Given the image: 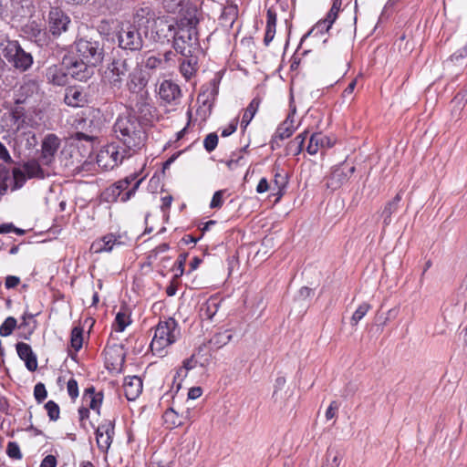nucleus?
<instances>
[{
	"mask_svg": "<svg viewBox=\"0 0 467 467\" xmlns=\"http://www.w3.org/2000/svg\"><path fill=\"white\" fill-rule=\"evenodd\" d=\"M41 165L43 164L40 161V157L38 159H31L24 162L23 170L29 179H44L46 177V172Z\"/></svg>",
	"mask_w": 467,
	"mask_h": 467,
	"instance_id": "28",
	"label": "nucleus"
},
{
	"mask_svg": "<svg viewBox=\"0 0 467 467\" xmlns=\"http://www.w3.org/2000/svg\"><path fill=\"white\" fill-rule=\"evenodd\" d=\"M196 366V361L194 360V357L192 356L190 358H187L183 361V366L177 371L178 376H181L182 372L184 371V376L188 370L193 368Z\"/></svg>",
	"mask_w": 467,
	"mask_h": 467,
	"instance_id": "60",
	"label": "nucleus"
},
{
	"mask_svg": "<svg viewBox=\"0 0 467 467\" xmlns=\"http://www.w3.org/2000/svg\"><path fill=\"white\" fill-rule=\"evenodd\" d=\"M0 52L5 59L19 72L27 71L34 63L32 54L26 52L17 40L2 39L0 41Z\"/></svg>",
	"mask_w": 467,
	"mask_h": 467,
	"instance_id": "3",
	"label": "nucleus"
},
{
	"mask_svg": "<svg viewBox=\"0 0 467 467\" xmlns=\"http://www.w3.org/2000/svg\"><path fill=\"white\" fill-rule=\"evenodd\" d=\"M342 5V1L341 0H333V4H332V6L330 8V10L328 11L327 15V21L330 24V25H333V23L336 21L337 17V15H338V12L340 10V6Z\"/></svg>",
	"mask_w": 467,
	"mask_h": 467,
	"instance_id": "50",
	"label": "nucleus"
},
{
	"mask_svg": "<svg viewBox=\"0 0 467 467\" xmlns=\"http://www.w3.org/2000/svg\"><path fill=\"white\" fill-rule=\"evenodd\" d=\"M138 176L139 175L137 172L131 173L129 176H127L126 178L115 182L114 186L118 187V190L119 191V192L121 194H123L124 192H126L127 191H129L130 189V186L132 182L135 183L138 181Z\"/></svg>",
	"mask_w": 467,
	"mask_h": 467,
	"instance_id": "40",
	"label": "nucleus"
},
{
	"mask_svg": "<svg viewBox=\"0 0 467 467\" xmlns=\"http://www.w3.org/2000/svg\"><path fill=\"white\" fill-rule=\"evenodd\" d=\"M105 354L107 361H110L114 368L121 367L125 362V354L120 347L106 348Z\"/></svg>",
	"mask_w": 467,
	"mask_h": 467,
	"instance_id": "31",
	"label": "nucleus"
},
{
	"mask_svg": "<svg viewBox=\"0 0 467 467\" xmlns=\"http://www.w3.org/2000/svg\"><path fill=\"white\" fill-rule=\"evenodd\" d=\"M144 67L147 69L154 70L158 68H165V61L160 56H150L144 61Z\"/></svg>",
	"mask_w": 467,
	"mask_h": 467,
	"instance_id": "44",
	"label": "nucleus"
},
{
	"mask_svg": "<svg viewBox=\"0 0 467 467\" xmlns=\"http://www.w3.org/2000/svg\"><path fill=\"white\" fill-rule=\"evenodd\" d=\"M402 199L401 192H398L396 196L388 202L381 212V218L383 220V228L385 229L391 223V215L399 210L400 202Z\"/></svg>",
	"mask_w": 467,
	"mask_h": 467,
	"instance_id": "27",
	"label": "nucleus"
},
{
	"mask_svg": "<svg viewBox=\"0 0 467 467\" xmlns=\"http://www.w3.org/2000/svg\"><path fill=\"white\" fill-rule=\"evenodd\" d=\"M260 99L254 98L252 99L250 104L247 106V108L244 110V113L243 115L242 120H241V127L245 129L248 124L251 122L253 118L254 117L255 113L258 110L259 105H260Z\"/></svg>",
	"mask_w": 467,
	"mask_h": 467,
	"instance_id": "35",
	"label": "nucleus"
},
{
	"mask_svg": "<svg viewBox=\"0 0 467 467\" xmlns=\"http://www.w3.org/2000/svg\"><path fill=\"white\" fill-rule=\"evenodd\" d=\"M87 95L78 87H68L65 90L64 102L70 107H83L87 103Z\"/></svg>",
	"mask_w": 467,
	"mask_h": 467,
	"instance_id": "20",
	"label": "nucleus"
},
{
	"mask_svg": "<svg viewBox=\"0 0 467 467\" xmlns=\"http://www.w3.org/2000/svg\"><path fill=\"white\" fill-rule=\"evenodd\" d=\"M159 95L161 99L171 103L180 98L181 89L180 87L171 80H164L160 86Z\"/></svg>",
	"mask_w": 467,
	"mask_h": 467,
	"instance_id": "23",
	"label": "nucleus"
},
{
	"mask_svg": "<svg viewBox=\"0 0 467 467\" xmlns=\"http://www.w3.org/2000/svg\"><path fill=\"white\" fill-rule=\"evenodd\" d=\"M221 300L218 297H210L200 308V317L203 319L212 320L219 310Z\"/></svg>",
	"mask_w": 467,
	"mask_h": 467,
	"instance_id": "29",
	"label": "nucleus"
},
{
	"mask_svg": "<svg viewBox=\"0 0 467 467\" xmlns=\"http://www.w3.org/2000/svg\"><path fill=\"white\" fill-rule=\"evenodd\" d=\"M78 58L98 66L103 60L104 51L99 41L79 38L74 42L71 51Z\"/></svg>",
	"mask_w": 467,
	"mask_h": 467,
	"instance_id": "6",
	"label": "nucleus"
},
{
	"mask_svg": "<svg viewBox=\"0 0 467 467\" xmlns=\"http://www.w3.org/2000/svg\"><path fill=\"white\" fill-rule=\"evenodd\" d=\"M12 119L16 123L20 119H24L26 117V109L21 105H16L10 111Z\"/></svg>",
	"mask_w": 467,
	"mask_h": 467,
	"instance_id": "55",
	"label": "nucleus"
},
{
	"mask_svg": "<svg viewBox=\"0 0 467 467\" xmlns=\"http://www.w3.org/2000/svg\"><path fill=\"white\" fill-rule=\"evenodd\" d=\"M307 132L304 131L303 133L297 135L293 140H291L286 146V154L297 156L303 150L304 143L306 139Z\"/></svg>",
	"mask_w": 467,
	"mask_h": 467,
	"instance_id": "33",
	"label": "nucleus"
},
{
	"mask_svg": "<svg viewBox=\"0 0 467 467\" xmlns=\"http://www.w3.org/2000/svg\"><path fill=\"white\" fill-rule=\"evenodd\" d=\"M143 178L139 179L133 185L130 187L129 191L121 194L119 191L118 190V187H115L114 184L107 188L104 192V199L107 202H116L118 199L120 200L122 202H126L129 201L136 192V191L139 189L140 184L141 183Z\"/></svg>",
	"mask_w": 467,
	"mask_h": 467,
	"instance_id": "16",
	"label": "nucleus"
},
{
	"mask_svg": "<svg viewBox=\"0 0 467 467\" xmlns=\"http://www.w3.org/2000/svg\"><path fill=\"white\" fill-rule=\"evenodd\" d=\"M13 176L16 181V184L18 187H21L23 185V183L26 182V174L25 171H22L18 168H15L13 170Z\"/></svg>",
	"mask_w": 467,
	"mask_h": 467,
	"instance_id": "59",
	"label": "nucleus"
},
{
	"mask_svg": "<svg viewBox=\"0 0 467 467\" xmlns=\"http://www.w3.org/2000/svg\"><path fill=\"white\" fill-rule=\"evenodd\" d=\"M354 171V166H348L346 163H341L334 167L329 175L325 177V186L331 191H336L348 181Z\"/></svg>",
	"mask_w": 467,
	"mask_h": 467,
	"instance_id": "12",
	"label": "nucleus"
},
{
	"mask_svg": "<svg viewBox=\"0 0 467 467\" xmlns=\"http://www.w3.org/2000/svg\"><path fill=\"white\" fill-rule=\"evenodd\" d=\"M197 59L195 57H185L180 65V71L182 75L189 79L196 71Z\"/></svg>",
	"mask_w": 467,
	"mask_h": 467,
	"instance_id": "37",
	"label": "nucleus"
},
{
	"mask_svg": "<svg viewBox=\"0 0 467 467\" xmlns=\"http://www.w3.org/2000/svg\"><path fill=\"white\" fill-rule=\"evenodd\" d=\"M62 65L66 67L68 75L78 81H87L94 74V68L97 67L78 58L74 54L65 55Z\"/></svg>",
	"mask_w": 467,
	"mask_h": 467,
	"instance_id": "8",
	"label": "nucleus"
},
{
	"mask_svg": "<svg viewBox=\"0 0 467 467\" xmlns=\"http://www.w3.org/2000/svg\"><path fill=\"white\" fill-rule=\"evenodd\" d=\"M57 459L54 455H47L41 462L40 467H56Z\"/></svg>",
	"mask_w": 467,
	"mask_h": 467,
	"instance_id": "64",
	"label": "nucleus"
},
{
	"mask_svg": "<svg viewBox=\"0 0 467 467\" xmlns=\"http://www.w3.org/2000/svg\"><path fill=\"white\" fill-rule=\"evenodd\" d=\"M130 324V317L122 312H119L115 317V330L122 332Z\"/></svg>",
	"mask_w": 467,
	"mask_h": 467,
	"instance_id": "48",
	"label": "nucleus"
},
{
	"mask_svg": "<svg viewBox=\"0 0 467 467\" xmlns=\"http://www.w3.org/2000/svg\"><path fill=\"white\" fill-rule=\"evenodd\" d=\"M238 16L236 5H229L223 8L221 15V21L224 26H232Z\"/></svg>",
	"mask_w": 467,
	"mask_h": 467,
	"instance_id": "38",
	"label": "nucleus"
},
{
	"mask_svg": "<svg viewBox=\"0 0 467 467\" xmlns=\"http://www.w3.org/2000/svg\"><path fill=\"white\" fill-rule=\"evenodd\" d=\"M61 146L60 138L54 134H47L41 141L40 161L45 166H50L54 163L56 155Z\"/></svg>",
	"mask_w": 467,
	"mask_h": 467,
	"instance_id": "11",
	"label": "nucleus"
},
{
	"mask_svg": "<svg viewBox=\"0 0 467 467\" xmlns=\"http://www.w3.org/2000/svg\"><path fill=\"white\" fill-rule=\"evenodd\" d=\"M156 21L154 11L149 6L138 8L133 16V23L130 26H136L140 30L143 29L144 36H147L149 25Z\"/></svg>",
	"mask_w": 467,
	"mask_h": 467,
	"instance_id": "15",
	"label": "nucleus"
},
{
	"mask_svg": "<svg viewBox=\"0 0 467 467\" xmlns=\"http://www.w3.org/2000/svg\"><path fill=\"white\" fill-rule=\"evenodd\" d=\"M46 77L53 85L65 86L68 80V72H65L61 66L53 65L47 69Z\"/></svg>",
	"mask_w": 467,
	"mask_h": 467,
	"instance_id": "24",
	"label": "nucleus"
},
{
	"mask_svg": "<svg viewBox=\"0 0 467 467\" xmlns=\"http://www.w3.org/2000/svg\"><path fill=\"white\" fill-rule=\"evenodd\" d=\"M38 89V85L34 80H28L22 84L15 95V104L22 105L32 97Z\"/></svg>",
	"mask_w": 467,
	"mask_h": 467,
	"instance_id": "26",
	"label": "nucleus"
},
{
	"mask_svg": "<svg viewBox=\"0 0 467 467\" xmlns=\"http://www.w3.org/2000/svg\"><path fill=\"white\" fill-rule=\"evenodd\" d=\"M82 344L83 329L79 327H75L71 331L70 345L75 349V351H78L82 348Z\"/></svg>",
	"mask_w": 467,
	"mask_h": 467,
	"instance_id": "41",
	"label": "nucleus"
},
{
	"mask_svg": "<svg viewBox=\"0 0 467 467\" xmlns=\"http://www.w3.org/2000/svg\"><path fill=\"white\" fill-rule=\"evenodd\" d=\"M296 130L294 115L289 114L286 119L278 126L272 139V147L277 143V140H283L289 138Z\"/></svg>",
	"mask_w": 467,
	"mask_h": 467,
	"instance_id": "22",
	"label": "nucleus"
},
{
	"mask_svg": "<svg viewBox=\"0 0 467 467\" xmlns=\"http://www.w3.org/2000/svg\"><path fill=\"white\" fill-rule=\"evenodd\" d=\"M131 69L130 59L123 57H115L108 65L105 78L114 92L121 90L124 80H126Z\"/></svg>",
	"mask_w": 467,
	"mask_h": 467,
	"instance_id": "5",
	"label": "nucleus"
},
{
	"mask_svg": "<svg viewBox=\"0 0 467 467\" xmlns=\"http://www.w3.org/2000/svg\"><path fill=\"white\" fill-rule=\"evenodd\" d=\"M210 85L211 86L207 88L205 91L202 92L198 97V99H202V104L208 105L209 108L212 107L213 102L218 95V84L216 79H213Z\"/></svg>",
	"mask_w": 467,
	"mask_h": 467,
	"instance_id": "34",
	"label": "nucleus"
},
{
	"mask_svg": "<svg viewBox=\"0 0 467 467\" xmlns=\"http://www.w3.org/2000/svg\"><path fill=\"white\" fill-rule=\"evenodd\" d=\"M170 246L168 244L163 243L155 247L153 250L150 251L149 257L150 258H156L159 254L165 253L169 250Z\"/></svg>",
	"mask_w": 467,
	"mask_h": 467,
	"instance_id": "62",
	"label": "nucleus"
},
{
	"mask_svg": "<svg viewBox=\"0 0 467 467\" xmlns=\"http://www.w3.org/2000/svg\"><path fill=\"white\" fill-rule=\"evenodd\" d=\"M16 348L17 355L25 361L26 368L31 372L36 371L37 368V358L31 347L26 343L18 342Z\"/></svg>",
	"mask_w": 467,
	"mask_h": 467,
	"instance_id": "19",
	"label": "nucleus"
},
{
	"mask_svg": "<svg viewBox=\"0 0 467 467\" xmlns=\"http://www.w3.org/2000/svg\"><path fill=\"white\" fill-rule=\"evenodd\" d=\"M118 44L121 49L140 51L143 47L144 39L136 26L123 25L118 32Z\"/></svg>",
	"mask_w": 467,
	"mask_h": 467,
	"instance_id": "9",
	"label": "nucleus"
},
{
	"mask_svg": "<svg viewBox=\"0 0 467 467\" xmlns=\"http://www.w3.org/2000/svg\"><path fill=\"white\" fill-rule=\"evenodd\" d=\"M95 434H96V441H97V445H98L99 449L103 452H107L108 450L109 449L113 440L111 438L108 437L107 435L102 434L101 431H99V432L95 431Z\"/></svg>",
	"mask_w": 467,
	"mask_h": 467,
	"instance_id": "46",
	"label": "nucleus"
},
{
	"mask_svg": "<svg viewBox=\"0 0 467 467\" xmlns=\"http://www.w3.org/2000/svg\"><path fill=\"white\" fill-rule=\"evenodd\" d=\"M45 409L47 411V415H48L50 420H57L59 419L60 410H59L58 405L55 401L48 400L45 404Z\"/></svg>",
	"mask_w": 467,
	"mask_h": 467,
	"instance_id": "49",
	"label": "nucleus"
},
{
	"mask_svg": "<svg viewBox=\"0 0 467 467\" xmlns=\"http://www.w3.org/2000/svg\"><path fill=\"white\" fill-rule=\"evenodd\" d=\"M189 411H186V415H179V413L172 408H169L163 414L164 424L168 429H174L183 424V419L187 418Z\"/></svg>",
	"mask_w": 467,
	"mask_h": 467,
	"instance_id": "30",
	"label": "nucleus"
},
{
	"mask_svg": "<svg viewBox=\"0 0 467 467\" xmlns=\"http://www.w3.org/2000/svg\"><path fill=\"white\" fill-rule=\"evenodd\" d=\"M274 183L278 190V193L282 195V191L287 184V174L285 172L281 173L276 171L275 173Z\"/></svg>",
	"mask_w": 467,
	"mask_h": 467,
	"instance_id": "52",
	"label": "nucleus"
},
{
	"mask_svg": "<svg viewBox=\"0 0 467 467\" xmlns=\"http://www.w3.org/2000/svg\"><path fill=\"white\" fill-rule=\"evenodd\" d=\"M130 113L135 117L142 125L153 122L157 118L156 109L151 103L149 92H143L142 95L130 98Z\"/></svg>",
	"mask_w": 467,
	"mask_h": 467,
	"instance_id": "7",
	"label": "nucleus"
},
{
	"mask_svg": "<svg viewBox=\"0 0 467 467\" xmlns=\"http://www.w3.org/2000/svg\"><path fill=\"white\" fill-rule=\"evenodd\" d=\"M114 132L128 156L138 153L147 140L143 125L130 114L119 116L114 124Z\"/></svg>",
	"mask_w": 467,
	"mask_h": 467,
	"instance_id": "1",
	"label": "nucleus"
},
{
	"mask_svg": "<svg viewBox=\"0 0 467 467\" xmlns=\"http://www.w3.org/2000/svg\"><path fill=\"white\" fill-rule=\"evenodd\" d=\"M325 143H328V139L326 136L321 133H314L310 137L306 150L310 155H315L320 147L325 146Z\"/></svg>",
	"mask_w": 467,
	"mask_h": 467,
	"instance_id": "36",
	"label": "nucleus"
},
{
	"mask_svg": "<svg viewBox=\"0 0 467 467\" xmlns=\"http://www.w3.org/2000/svg\"><path fill=\"white\" fill-rule=\"evenodd\" d=\"M331 26L332 25H330L327 21V17H326L324 20L317 22L316 24V26L312 28V30L307 35H309L313 31H317V32H320V33H323L325 31L327 32L329 30V28L331 27Z\"/></svg>",
	"mask_w": 467,
	"mask_h": 467,
	"instance_id": "61",
	"label": "nucleus"
},
{
	"mask_svg": "<svg viewBox=\"0 0 467 467\" xmlns=\"http://www.w3.org/2000/svg\"><path fill=\"white\" fill-rule=\"evenodd\" d=\"M224 192H225V191H223V190H220V191H217L214 192V194L212 198L211 203H210V207L212 209L222 207V205L223 203Z\"/></svg>",
	"mask_w": 467,
	"mask_h": 467,
	"instance_id": "56",
	"label": "nucleus"
},
{
	"mask_svg": "<svg viewBox=\"0 0 467 467\" xmlns=\"http://www.w3.org/2000/svg\"><path fill=\"white\" fill-rule=\"evenodd\" d=\"M218 144V136L216 133L213 132V133H209L204 140H203V146H204V149L208 151V152H212L213 150H215L216 146Z\"/></svg>",
	"mask_w": 467,
	"mask_h": 467,
	"instance_id": "51",
	"label": "nucleus"
},
{
	"mask_svg": "<svg viewBox=\"0 0 467 467\" xmlns=\"http://www.w3.org/2000/svg\"><path fill=\"white\" fill-rule=\"evenodd\" d=\"M198 19L192 17L179 25L173 37V48L184 57H192L199 47L197 24Z\"/></svg>",
	"mask_w": 467,
	"mask_h": 467,
	"instance_id": "2",
	"label": "nucleus"
},
{
	"mask_svg": "<svg viewBox=\"0 0 467 467\" xmlns=\"http://www.w3.org/2000/svg\"><path fill=\"white\" fill-rule=\"evenodd\" d=\"M25 33L38 47H44L48 44L49 37L47 32L40 26L36 21L29 22L25 26Z\"/></svg>",
	"mask_w": 467,
	"mask_h": 467,
	"instance_id": "17",
	"label": "nucleus"
},
{
	"mask_svg": "<svg viewBox=\"0 0 467 467\" xmlns=\"http://www.w3.org/2000/svg\"><path fill=\"white\" fill-rule=\"evenodd\" d=\"M130 157L125 150L119 151V147L112 143L103 147L99 151L97 163L103 170L109 171L121 163L123 159Z\"/></svg>",
	"mask_w": 467,
	"mask_h": 467,
	"instance_id": "10",
	"label": "nucleus"
},
{
	"mask_svg": "<svg viewBox=\"0 0 467 467\" xmlns=\"http://www.w3.org/2000/svg\"><path fill=\"white\" fill-rule=\"evenodd\" d=\"M67 393L72 400H75L78 396V381L75 379H70L67 385Z\"/></svg>",
	"mask_w": 467,
	"mask_h": 467,
	"instance_id": "57",
	"label": "nucleus"
},
{
	"mask_svg": "<svg viewBox=\"0 0 467 467\" xmlns=\"http://www.w3.org/2000/svg\"><path fill=\"white\" fill-rule=\"evenodd\" d=\"M34 396L38 403H41L46 400L47 396V391L43 383L38 382L37 384H36L34 388Z\"/></svg>",
	"mask_w": 467,
	"mask_h": 467,
	"instance_id": "54",
	"label": "nucleus"
},
{
	"mask_svg": "<svg viewBox=\"0 0 467 467\" xmlns=\"http://www.w3.org/2000/svg\"><path fill=\"white\" fill-rule=\"evenodd\" d=\"M0 160L5 163H12L13 159L10 156L6 147L0 141Z\"/></svg>",
	"mask_w": 467,
	"mask_h": 467,
	"instance_id": "63",
	"label": "nucleus"
},
{
	"mask_svg": "<svg viewBox=\"0 0 467 467\" xmlns=\"http://www.w3.org/2000/svg\"><path fill=\"white\" fill-rule=\"evenodd\" d=\"M342 460L341 453L335 449H328L326 454V461L321 467H338Z\"/></svg>",
	"mask_w": 467,
	"mask_h": 467,
	"instance_id": "39",
	"label": "nucleus"
},
{
	"mask_svg": "<svg viewBox=\"0 0 467 467\" xmlns=\"http://www.w3.org/2000/svg\"><path fill=\"white\" fill-rule=\"evenodd\" d=\"M21 137L26 150H33L38 144L36 135L32 130L22 131Z\"/></svg>",
	"mask_w": 467,
	"mask_h": 467,
	"instance_id": "42",
	"label": "nucleus"
},
{
	"mask_svg": "<svg viewBox=\"0 0 467 467\" xmlns=\"http://www.w3.org/2000/svg\"><path fill=\"white\" fill-rule=\"evenodd\" d=\"M370 309V305L368 303L361 304L354 312L351 317V325L356 326Z\"/></svg>",
	"mask_w": 467,
	"mask_h": 467,
	"instance_id": "47",
	"label": "nucleus"
},
{
	"mask_svg": "<svg viewBox=\"0 0 467 467\" xmlns=\"http://www.w3.org/2000/svg\"><path fill=\"white\" fill-rule=\"evenodd\" d=\"M70 23V17L59 8H51L49 11L48 30L53 36L58 37L67 32Z\"/></svg>",
	"mask_w": 467,
	"mask_h": 467,
	"instance_id": "13",
	"label": "nucleus"
},
{
	"mask_svg": "<svg viewBox=\"0 0 467 467\" xmlns=\"http://www.w3.org/2000/svg\"><path fill=\"white\" fill-rule=\"evenodd\" d=\"M7 455L16 460L22 459V453L20 451L19 445L15 441H9L6 447Z\"/></svg>",
	"mask_w": 467,
	"mask_h": 467,
	"instance_id": "53",
	"label": "nucleus"
},
{
	"mask_svg": "<svg viewBox=\"0 0 467 467\" xmlns=\"http://www.w3.org/2000/svg\"><path fill=\"white\" fill-rule=\"evenodd\" d=\"M186 258H187V254H182L179 255V257L175 263V271L177 272L176 276L183 275Z\"/></svg>",
	"mask_w": 467,
	"mask_h": 467,
	"instance_id": "58",
	"label": "nucleus"
},
{
	"mask_svg": "<svg viewBox=\"0 0 467 467\" xmlns=\"http://www.w3.org/2000/svg\"><path fill=\"white\" fill-rule=\"evenodd\" d=\"M147 84L148 79L144 72L137 67L131 69L126 78V88L133 98L142 95L143 92H148L146 90Z\"/></svg>",
	"mask_w": 467,
	"mask_h": 467,
	"instance_id": "14",
	"label": "nucleus"
},
{
	"mask_svg": "<svg viewBox=\"0 0 467 467\" xmlns=\"http://www.w3.org/2000/svg\"><path fill=\"white\" fill-rule=\"evenodd\" d=\"M123 389L129 400H136L142 391V380L137 376L126 377L123 383Z\"/></svg>",
	"mask_w": 467,
	"mask_h": 467,
	"instance_id": "21",
	"label": "nucleus"
},
{
	"mask_svg": "<svg viewBox=\"0 0 467 467\" xmlns=\"http://www.w3.org/2000/svg\"><path fill=\"white\" fill-rule=\"evenodd\" d=\"M114 430H115L114 420H104L96 429V432L101 431L102 434H105L113 440V437L115 435Z\"/></svg>",
	"mask_w": 467,
	"mask_h": 467,
	"instance_id": "43",
	"label": "nucleus"
},
{
	"mask_svg": "<svg viewBox=\"0 0 467 467\" xmlns=\"http://www.w3.org/2000/svg\"><path fill=\"white\" fill-rule=\"evenodd\" d=\"M16 319L13 317H8L0 326V336L7 337L12 334L16 327Z\"/></svg>",
	"mask_w": 467,
	"mask_h": 467,
	"instance_id": "45",
	"label": "nucleus"
},
{
	"mask_svg": "<svg viewBox=\"0 0 467 467\" xmlns=\"http://www.w3.org/2000/svg\"><path fill=\"white\" fill-rule=\"evenodd\" d=\"M121 244L119 238L113 234H109L101 239L96 240L91 245V249L95 253L110 252L115 245Z\"/></svg>",
	"mask_w": 467,
	"mask_h": 467,
	"instance_id": "25",
	"label": "nucleus"
},
{
	"mask_svg": "<svg viewBox=\"0 0 467 467\" xmlns=\"http://www.w3.org/2000/svg\"><path fill=\"white\" fill-rule=\"evenodd\" d=\"M84 400H89L88 409L96 410L97 413L100 414V406L103 400L102 392H95V389L93 387L88 388L84 393Z\"/></svg>",
	"mask_w": 467,
	"mask_h": 467,
	"instance_id": "32",
	"label": "nucleus"
},
{
	"mask_svg": "<svg viewBox=\"0 0 467 467\" xmlns=\"http://www.w3.org/2000/svg\"><path fill=\"white\" fill-rule=\"evenodd\" d=\"M155 40L160 43L169 42L173 39L177 28L172 24H169L167 20L159 19L155 21Z\"/></svg>",
	"mask_w": 467,
	"mask_h": 467,
	"instance_id": "18",
	"label": "nucleus"
},
{
	"mask_svg": "<svg viewBox=\"0 0 467 467\" xmlns=\"http://www.w3.org/2000/svg\"><path fill=\"white\" fill-rule=\"evenodd\" d=\"M180 335V329L176 320L169 317L161 320L157 325L153 338L150 342V349L152 352L161 354L163 349L173 344Z\"/></svg>",
	"mask_w": 467,
	"mask_h": 467,
	"instance_id": "4",
	"label": "nucleus"
}]
</instances>
